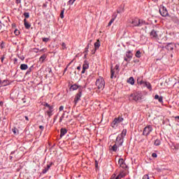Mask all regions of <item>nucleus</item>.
Returning a JSON list of instances; mask_svg holds the SVG:
<instances>
[{
    "mask_svg": "<svg viewBox=\"0 0 179 179\" xmlns=\"http://www.w3.org/2000/svg\"><path fill=\"white\" fill-rule=\"evenodd\" d=\"M129 23L130 24V27H141L143 26V24H146V22L145 20L139 18L132 19Z\"/></svg>",
    "mask_w": 179,
    "mask_h": 179,
    "instance_id": "f257e3e1",
    "label": "nucleus"
},
{
    "mask_svg": "<svg viewBox=\"0 0 179 179\" xmlns=\"http://www.w3.org/2000/svg\"><path fill=\"white\" fill-rule=\"evenodd\" d=\"M127 135V129H123L122 133L119 134L116 138V145L118 146H122L124 143V137Z\"/></svg>",
    "mask_w": 179,
    "mask_h": 179,
    "instance_id": "f03ea898",
    "label": "nucleus"
},
{
    "mask_svg": "<svg viewBox=\"0 0 179 179\" xmlns=\"http://www.w3.org/2000/svg\"><path fill=\"white\" fill-rule=\"evenodd\" d=\"M96 86L98 87L99 90H103L106 86L104 78L99 77L96 81Z\"/></svg>",
    "mask_w": 179,
    "mask_h": 179,
    "instance_id": "7ed1b4c3",
    "label": "nucleus"
},
{
    "mask_svg": "<svg viewBox=\"0 0 179 179\" xmlns=\"http://www.w3.org/2000/svg\"><path fill=\"white\" fill-rule=\"evenodd\" d=\"M129 99L134 100V101H141V100H142V94L139 92H136L134 94H131Z\"/></svg>",
    "mask_w": 179,
    "mask_h": 179,
    "instance_id": "20e7f679",
    "label": "nucleus"
},
{
    "mask_svg": "<svg viewBox=\"0 0 179 179\" xmlns=\"http://www.w3.org/2000/svg\"><path fill=\"white\" fill-rule=\"evenodd\" d=\"M153 131V127L152 125H148L146 126L143 131V135L144 136H149L150 135V133Z\"/></svg>",
    "mask_w": 179,
    "mask_h": 179,
    "instance_id": "39448f33",
    "label": "nucleus"
},
{
    "mask_svg": "<svg viewBox=\"0 0 179 179\" xmlns=\"http://www.w3.org/2000/svg\"><path fill=\"white\" fill-rule=\"evenodd\" d=\"M132 57H134V54H132V52L131 50H129L126 52L124 60L126 62H130V61L132 59Z\"/></svg>",
    "mask_w": 179,
    "mask_h": 179,
    "instance_id": "423d86ee",
    "label": "nucleus"
},
{
    "mask_svg": "<svg viewBox=\"0 0 179 179\" xmlns=\"http://www.w3.org/2000/svg\"><path fill=\"white\" fill-rule=\"evenodd\" d=\"M124 121V118L121 117H118L114 119V120L112 122V127L113 128H115L118 125V124H120V122H122Z\"/></svg>",
    "mask_w": 179,
    "mask_h": 179,
    "instance_id": "0eeeda50",
    "label": "nucleus"
},
{
    "mask_svg": "<svg viewBox=\"0 0 179 179\" xmlns=\"http://www.w3.org/2000/svg\"><path fill=\"white\" fill-rule=\"evenodd\" d=\"M159 13L163 17H166V16H167V15H169V11H167V8H166V7H164V6H159Z\"/></svg>",
    "mask_w": 179,
    "mask_h": 179,
    "instance_id": "6e6552de",
    "label": "nucleus"
},
{
    "mask_svg": "<svg viewBox=\"0 0 179 179\" xmlns=\"http://www.w3.org/2000/svg\"><path fill=\"white\" fill-rule=\"evenodd\" d=\"M138 83H140V85H142V83H144V85L149 89V90H152V85L148 82H143L142 80H139V78L137 80Z\"/></svg>",
    "mask_w": 179,
    "mask_h": 179,
    "instance_id": "1a4fd4ad",
    "label": "nucleus"
},
{
    "mask_svg": "<svg viewBox=\"0 0 179 179\" xmlns=\"http://www.w3.org/2000/svg\"><path fill=\"white\" fill-rule=\"evenodd\" d=\"M80 97H82V92L80 91L78 94H76V97L74 99L75 104H78V102L80 101Z\"/></svg>",
    "mask_w": 179,
    "mask_h": 179,
    "instance_id": "9d476101",
    "label": "nucleus"
},
{
    "mask_svg": "<svg viewBox=\"0 0 179 179\" xmlns=\"http://www.w3.org/2000/svg\"><path fill=\"white\" fill-rule=\"evenodd\" d=\"M86 69H89V63L87 61H85L83 65V71H81V73H85V72H86Z\"/></svg>",
    "mask_w": 179,
    "mask_h": 179,
    "instance_id": "9b49d317",
    "label": "nucleus"
},
{
    "mask_svg": "<svg viewBox=\"0 0 179 179\" xmlns=\"http://www.w3.org/2000/svg\"><path fill=\"white\" fill-rule=\"evenodd\" d=\"M118 164L120 167H122V169H127V164H125V162H124V159H120L118 161Z\"/></svg>",
    "mask_w": 179,
    "mask_h": 179,
    "instance_id": "f8f14e48",
    "label": "nucleus"
},
{
    "mask_svg": "<svg viewBox=\"0 0 179 179\" xmlns=\"http://www.w3.org/2000/svg\"><path fill=\"white\" fill-rule=\"evenodd\" d=\"M117 149H118V145H117V143L109 146V150H110V152H115Z\"/></svg>",
    "mask_w": 179,
    "mask_h": 179,
    "instance_id": "ddd939ff",
    "label": "nucleus"
},
{
    "mask_svg": "<svg viewBox=\"0 0 179 179\" xmlns=\"http://www.w3.org/2000/svg\"><path fill=\"white\" fill-rule=\"evenodd\" d=\"M68 133V130L66 129H60V137L62 138V136H65L66 134Z\"/></svg>",
    "mask_w": 179,
    "mask_h": 179,
    "instance_id": "4468645a",
    "label": "nucleus"
},
{
    "mask_svg": "<svg viewBox=\"0 0 179 179\" xmlns=\"http://www.w3.org/2000/svg\"><path fill=\"white\" fill-rule=\"evenodd\" d=\"M166 48L168 51H173V50H174V45L173 43H168Z\"/></svg>",
    "mask_w": 179,
    "mask_h": 179,
    "instance_id": "2eb2a0df",
    "label": "nucleus"
},
{
    "mask_svg": "<svg viewBox=\"0 0 179 179\" xmlns=\"http://www.w3.org/2000/svg\"><path fill=\"white\" fill-rule=\"evenodd\" d=\"M54 111V106L50 107L48 110L46 111L48 117H51L52 115V112Z\"/></svg>",
    "mask_w": 179,
    "mask_h": 179,
    "instance_id": "dca6fc26",
    "label": "nucleus"
},
{
    "mask_svg": "<svg viewBox=\"0 0 179 179\" xmlns=\"http://www.w3.org/2000/svg\"><path fill=\"white\" fill-rule=\"evenodd\" d=\"M150 37L151 38H157V31H156L155 30H152L150 32Z\"/></svg>",
    "mask_w": 179,
    "mask_h": 179,
    "instance_id": "f3484780",
    "label": "nucleus"
},
{
    "mask_svg": "<svg viewBox=\"0 0 179 179\" xmlns=\"http://www.w3.org/2000/svg\"><path fill=\"white\" fill-rule=\"evenodd\" d=\"M9 80H0V85H1L2 86H8V85H9Z\"/></svg>",
    "mask_w": 179,
    "mask_h": 179,
    "instance_id": "a211bd4d",
    "label": "nucleus"
},
{
    "mask_svg": "<svg viewBox=\"0 0 179 179\" xmlns=\"http://www.w3.org/2000/svg\"><path fill=\"white\" fill-rule=\"evenodd\" d=\"M24 27L25 29H30V27H31V25L30 24H29V22H27V20L24 19Z\"/></svg>",
    "mask_w": 179,
    "mask_h": 179,
    "instance_id": "6ab92c4d",
    "label": "nucleus"
},
{
    "mask_svg": "<svg viewBox=\"0 0 179 179\" xmlns=\"http://www.w3.org/2000/svg\"><path fill=\"white\" fill-rule=\"evenodd\" d=\"M127 83H129L130 85H135V79H134V77H130L127 80Z\"/></svg>",
    "mask_w": 179,
    "mask_h": 179,
    "instance_id": "aec40b11",
    "label": "nucleus"
},
{
    "mask_svg": "<svg viewBox=\"0 0 179 179\" xmlns=\"http://www.w3.org/2000/svg\"><path fill=\"white\" fill-rule=\"evenodd\" d=\"M20 68L21 71H26V69H29V66H27V64H22L20 65Z\"/></svg>",
    "mask_w": 179,
    "mask_h": 179,
    "instance_id": "412c9836",
    "label": "nucleus"
},
{
    "mask_svg": "<svg viewBox=\"0 0 179 179\" xmlns=\"http://www.w3.org/2000/svg\"><path fill=\"white\" fill-rule=\"evenodd\" d=\"M155 100H158L159 103H163V96H159V95L156 94L155 96Z\"/></svg>",
    "mask_w": 179,
    "mask_h": 179,
    "instance_id": "4be33fe9",
    "label": "nucleus"
},
{
    "mask_svg": "<svg viewBox=\"0 0 179 179\" xmlns=\"http://www.w3.org/2000/svg\"><path fill=\"white\" fill-rule=\"evenodd\" d=\"M100 45H101V44H100V41L98 39V40L96 41V42L94 43V48H95L96 50H99V48H100Z\"/></svg>",
    "mask_w": 179,
    "mask_h": 179,
    "instance_id": "5701e85b",
    "label": "nucleus"
},
{
    "mask_svg": "<svg viewBox=\"0 0 179 179\" xmlns=\"http://www.w3.org/2000/svg\"><path fill=\"white\" fill-rule=\"evenodd\" d=\"M125 173L124 172H121L116 178L115 179H121V178H124V177H125Z\"/></svg>",
    "mask_w": 179,
    "mask_h": 179,
    "instance_id": "b1692460",
    "label": "nucleus"
},
{
    "mask_svg": "<svg viewBox=\"0 0 179 179\" xmlns=\"http://www.w3.org/2000/svg\"><path fill=\"white\" fill-rule=\"evenodd\" d=\"M45 58H47V55L44 54L39 58V61L41 62H44V61H45Z\"/></svg>",
    "mask_w": 179,
    "mask_h": 179,
    "instance_id": "393cba45",
    "label": "nucleus"
},
{
    "mask_svg": "<svg viewBox=\"0 0 179 179\" xmlns=\"http://www.w3.org/2000/svg\"><path fill=\"white\" fill-rule=\"evenodd\" d=\"M71 90H78V89H79V86L76 84L73 85L71 87Z\"/></svg>",
    "mask_w": 179,
    "mask_h": 179,
    "instance_id": "a878e982",
    "label": "nucleus"
},
{
    "mask_svg": "<svg viewBox=\"0 0 179 179\" xmlns=\"http://www.w3.org/2000/svg\"><path fill=\"white\" fill-rule=\"evenodd\" d=\"M50 168H51V164L47 165V168H45V169L43 171V174H45V173H47V171H48V170H50Z\"/></svg>",
    "mask_w": 179,
    "mask_h": 179,
    "instance_id": "bb28decb",
    "label": "nucleus"
},
{
    "mask_svg": "<svg viewBox=\"0 0 179 179\" xmlns=\"http://www.w3.org/2000/svg\"><path fill=\"white\" fill-rule=\"evenodd\" d=\"M160 140H159V139H157V140H155V143H154V145H155V146H160Z\"/></svg>",
    "mask_w": 179,
    "mask_h": 179,
    "instance_id": "cd10ccee",
    "label": "nucleus"
},
{
    "mask_svg": "<svg viewBox=\"0 0 179 179\" xmlns=\"http://www.w3.org/2000/svg\"><path fill=\"white\" fill-rule=\"evenodd\" d=\"M142 53L141 52V50H137L136 52V58H141V55Z\"/></svg>",
    "mask_w": 179,
    "mask_h": 179,
    "instance_id": "c85d7f7f",
    "label": "nucleus"
},
{
    "mask_svg": "<svg viewBox=\"0 0 179 179\" xmlns=\"http://www.w3.org/2000/svg\"><path fill=\"white\" fill-rule=\"evenodd\" d=\"M115 73V72L114 71V70L113 69H111V70H110V79H113V78H114Z\"/></svg>",
    "mask_w": 179,
    "mask_h": 179,
    "instance_id": "c756f323",
    "label": "nucleus"
},
{
    "mask_svg": "<svg viewBox=\"0 0 179 179\" xmlns=\"http://www.w3.org/2000/svg\"><path fill=\"white\" fill-rule=\"evenodd\" d=\"M12 131L14 135H17L19 134V130H17L16 128L12 129Z\"/></svg>",
    "mask_w": 179,
    "mask_h": 179,
    "instance_id": "7c9ffc66",
    "label": "nucleus"
},
{
    "mask_svg": "<svg viewBox=\"0 0 179 179\" xmlns=\"http://www.w3.org/2000/svg\"><path fill=\"white\" fill-rule=\"evenodd\" d=\"M115 19L112 18V19L110 20V22H108V27L111 26V24H113V23H114V21H115Z\"/></svg>",
    "mask_w": 179,
    "mask_h": 179,
    "instance_id": "2f4dec72",
    "label": "nucleus"
},
{
    "mask_svg": "<svg viewBox=\"0 0 179 179\" xmlns=\"http://www.w3.org/2000/svg\"><path fill=\"white\" fill-rule=\"evenodd\" d=\"M24 16L25 19H29L30 17V14L29 13H24Z\"/></svg>",
    "mask_w": 179,
    "mask_h": 179,
    "instance_id": "473e14b6",
    "label": "nucleus"
},
{
    "mask_svg": "<svg viewBox=\"0 0 179 179\" xmlns=\"http://www.w3.org/2000/svg\"><path fill=\"white\" fill-rule=\"evenodd\" d=\"M76 1V0H69L68 3H69V5H73V3H75Z\"/></svg>",
    "mask_w": 179,
    "mask_h": 179,
    "instance_id": "72a5a7b5",
    "label": "nucleus"
},
{
    "mask_svg": "<svg viewBox=\"0 0 179 179\" xmlns=\"http://www.w3.org/2000/svg\"><path fill=\"white\" fill-rule=\"evenodd\" d=\"M42 40L44 43H48L50 41V38H43Z\"/></svg>",
    "mask_w": 179,
    "mask_h": 179,
    "instance_id": "f704fd0d",
    "label": "nucleus"
},
{
    "mask_svg": "<svg viewBox=\"0 0 179 179\" xmlns=\"http://www.w3.org/2000/svg\"><path fill=\"white\" fill-rule=\"evenodd\" d=\"M14 34H15V36H19V34H20V31L17 29H15L14 31Z\"/></svg>",
    "mask_w": 179,
    "mask_h": 179,
    "instance_id": "c9c22d12",
    "label": "nucleus"
},
{
    "mask_svg": "<svg viewBox=\"0 0 179 179\" xmlns=\"http://www.w3.org/2000/svg\"><path fill=\"white\" fill-rule=\"evenodd\" d=\"M64 117H65V113H63L62 117L59 118V122H62V120H64Z\"/></svg>",
    "mask_w": 179,
    "mask_h": 179,
    "instance_id": "e433bc0d",
    "label": "nucleus"
},
{
    "mask_svg": "<svg viewBox=\"0 0 179 179\" xmlns=\"http://www.w3.org/2000/svg\"><path fill=\"white\" fill-rule=\"evenodd\" d=\"M89 47H90V43H88L85 48V52H89Z\"/></svg>",
    "mask_w": 179,
    "mask_h": 179,
    "instance_id": "4c0bfd02",
    "label": "nucleus"
},
{
    "mask_svg": "<svg viewBox=\"0 0 179 179\" xmlns=\"http://www.w3.org/2000/svg\"><path fill=\"white\" fill-rule=\"evenodd\" d=\"M62 50H65V48H66V44H65V43H62Z\"/></svg>",
    "mask_w": 179,
    "mask_h": 179,
    "instance_id": "58836bf2",
    "label": "nucleus"
},
{
    "mask_svg": "<svg viewBox=\"0 0 179 179\" xmlns=\"http://www.w3.org/2000/svg\"><path fill=\"white\" fill-rule=\"evenodd\" d=\"M64 10H62V12H61V13H60V17L62 18V19H64Z\"/></svg>",
    "mask_w": 179,
    "mask_h": 179,
    "instance_id": "ea45409f",
    "label": "nucleus"
},
{
    "mask_svg": "<svg viewBox=\"0 0 179 179\" xmlns=\"http://www.w3.org/2000/svg\"><path fill=\"white\" fill-rule=\"evenodd\" d=\"M96 51H97V49H96V48L93 49V50H92V55L96 54Z\"/></svg>",
    "mask_w": 179,
    "mask_h": 179,
    "instance_id": "a19ab883",
    "label": "nucleus"
},
{
    "mask_svg": "<svg viewBox=\"0 0 179 179\" xmlns=\"http://www.w3.org/2000/svg\"><path fill=\"white\" fill-rule=\"evenodd\" d=\"M47 52V49L46 48H43V49L40 50V52Z\"/></svg>",
    "mask_w": 179,
    "mask_h": 179,
    "instance_id": "79ce46f5",
    "label": "nucleus"
},
{
    "mask_svg": "<svg viewBox=\"0 0 179 179\" xmlns=\"http://www.w3.org/2000/svg\"><path fill=\"white\" fill-rule=\"evenodd\" d=\"M45 107H48V108H50V107H52V106H50L48 103H45Z\"/></svg>",
    "mask_w": 179,
    "mask_h": 179,
    "instance_id": "37998d69",
    "label": "nucleus"
},
{
    "mask_svg": "<svg viewBox=\"0 0 179 179\" xmlns=\"http://www.w3.org/2000/svg\"><path fill=\"white\" fill-rule=\"evenodd\" d=\"M143 179H149V176H148V175H145V176L143 177Z\"/></svg>",
    "mask_w": 179,
    "mask_h": 179,
    "instance_id": "c03bdc74",
    "label": "nucleus"
},
{
    "mask_svg": "<svg viewBox=\"0 0 179 179\" xmlns=\"http://www.w3.org/2000/svg\"><path fill=\"white\" fill-rule=\"evenodd\" d=\"M152 156L153 157H157V154H156V152H153V153L152 154Z\"/></svg>",
    "mask_w": 179,
    "mask_h": 179,
    "instance_id": "a18cd8bd",
    "label": "nucleus"
},
{
    "mask_svg": "<svg viewBox=\"0 0 179 179\" xmlns=\"http://www.w3.org/2000/svg\"><path fill=\"white\" fill-rule=\"evenodd\" d=\"M175 120L177 121V122H179V116L175 117Z\"/></svg>",
    "mask_w": 179,
    "mask_h": 179,
    "instance_id": "49530a36",
    "label": "nucleus"
},
{
    "mask_svg": "<svg viewBox=\"0 0 179 179\" xmlns=\"http://www.w3.org/2000/svg\"><path fill=\"white\" fill-rule=\"evenodd\" d=\"M59 111H62L64 110V106H61L59 108Z\"/></svg>",
    "mask_w": 179,
    "mask_h": 179,
    "instance_id": "de8ad7c7",
    "label": "nucleus"
},
{
    "mask_svg": "<svg viewBox=\"0 0 179 179\" xmlns=\"http://www.w3.org/2000/svg\"><path fill=\"white\" fill-rule=\"evenodd\" d=\"M120 68V66H118V65H116L115 66V69H116V71H118V69Z\"/></svg>",
    "mask_w": 179,
    "mask_h": 179,
    "instance_id": "09e8293b",
    "label": "nucleus"
},
{
    "mask_svg": "<svg viewBox=\"0 0 179 179\" xmlns=\"http://www.w3.org/2000/svg\"><path fill=\"white\" fill-rule=\"evenodd\" d=\"M117 177H115V174H113L111 177V179H115Z\"/></svg>",
    "mask_w": 179,
    "mask_h": 179,
    "instance_id": "8fccbe9b",
    "label": "nucleus"
},
{
    "mask_svg": "<svg viewBox=\"0 0 179 179\" xmlns=\"http://www.w3.org/2000/svg\"><path fill=\"white\" fill-rule=\"evenodd\" d=\"M39 128L43 131L44 129V127L43 126H39Z\"/></svg>",
    "mask_w": 179,
    "mask_h": 179,
    "instance_id": "3c124183",
    "label": "nucleus"
},
{
    "mask_svg": "<svg viewBox=\"0 0 179 179\" xmlns=\"http://www.w3.org/2000/svg\"><path fill=\"white\" fill-rule=\"evenodd\" d=\"M2 29V22H1V21H0V30H1Z\"/></svg>",
    "mask_w": 179,
    "mask_h": 179,
    "instance_id": "603ef678",
    "label": "nucleus"
},
{
    "mask_svg": "<svg viewBox=\"0 0 179 179\" xmlns=\"http://www.w3.org/2000/svg\"><path fill=\"white\" fill-rule=\"evenodd\" d=\"M16 1V3H20L21 1L20 0H15Z\"/></svg>",
    "mask_w": 179,
    "mask_h": 179,
    "instance_id": "864d4df0",
    "label": "nucleus"
},
{
    "mask_svg": "<svg viewBox=\"0 0 179 179\" xmlns=\"http://www.w3.org/2000/svg\"><path fill=\"white\" fill-rule=\"evenodd\" d=\"M0 106H3V101H0Z\"/></svg>",
    "mask_w": 179,
    "mask_h": 179,
    "instance_id": "5fc2aeb1",
    "label": "nucleus"
},
{
    "mask_svg": "<svg viewBox=\"0 0 179 179\" xmlns=\"http://www.w3.org/2000/svg\"><path fill=\"white\" fill-rule=\"evenodd\" d=\"M77 69H78V71H80V66H78L77 67Z\"/></svg>",
    "mask_w": 179,
    "mask_h": 179,
    "instance_id": "6e6d98bb",
    "label": "nucleus"
},
{
    "mask_svg": "<svg viewBox=\"0 0 179 179\" xmlns=\"http://www.w3.org/2000/svg\"><path fill=\"white\" fill-rule=\"evenodd\" d=\"M25 120H26L27 121H29V117H28L27 116H25Z\"/></svg>",
    "mask_w": 179,
    "mask_h": 179,
    "instance_id": "4d7b16f0",
    "label": "nucleus"
},
{
    "mask_svg": "<svg viewBox=\"0 0 179 179\" xmlns=\"http://www.w3.org/2000/svg\"><path fill=\"white\" fill-rule=\"evenodd\" d=\"M1 48H3V47H4L3 46V43H1Z\"/></svg>",
    "mask_w": 179,
    "mask_h": 179,
    "instance_id": "13d9d810",
    "label": "nucleus"
},
{
    "mask_svg": "<svg viewBox=\"0 0 179 179\" xmlns=\"http://www.w3.org/2000/svg\"><path fill=\"white\" fill-rule=\"evenodd\" d=\"M1 62H3V57H1Z\"/></svg>",
    "mask_w": 179,
    "mask_h": 179,
    "instance_id": "bf43d9fd",
    "label": "nucleus"
},
{
    "mask_svg": "<svg viewBox=\"0 0 179 179\" xmlns=\"http://www.w3.org/2000/svg\"><path fill=\"white\" fill-rule=\"evenodd\" d=\"M20 59L23 60V59H24V57H20Z\"/></svg>",
    "mask_w": 179,
    "mask_h": 179,
    "instance_id": "052dcab7",
    "label": "nucleus"
}]
</instances>
